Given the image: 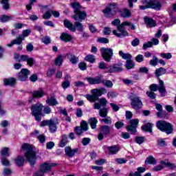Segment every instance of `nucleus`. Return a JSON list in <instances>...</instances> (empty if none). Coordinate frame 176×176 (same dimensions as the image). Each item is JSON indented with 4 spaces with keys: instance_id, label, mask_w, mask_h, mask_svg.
<instances>
[{
    "instance_id": "f257e3e1",
    "label": "nucleus",
    "mask_w": 176,
    "mask_h": 176,
    "mask_svg": "<svg viewBox=\"0 0 176 176\" xmlns=\"http://www.w3.org/2000/svg\"><path fill=\"white\" fill-rule=\"evenodd\" d=\"M23 149L25 151V157L30 164V166H34L36 163V148L33 145L25 143L23 145Z\"/></svg>"
},
{
    "instance_id": "f03ea898",
    "label": "nucleus",
    "mask_w": 176,
    "mask_h": 176,
    "mask_svg": "<svg viewBox=\"0 0 176 176\" xmlns=\"http://www.w3.org/2000/svg\"><path fill=\"white\" fill-rule=\"evenodd\" d=\"M70 6L73 9H74V12L75 14L73 16V19H74L76 21H82V20H85L86 17H87V14H86V12L80 11V9H82V6H80V3L74 2L72 3Z\"/></svg>"
},
{
    "instance_id": "7ed1b4c3",
    "label": "nucleus",
    "mask_w": 176,
    "mask_h": 176,
    "mask_svg": "<svg viewBox=\"0 0 176 176\" xmlns=\"http://www.w3.org/2000/svg\"><path fill=\"white\" fill-rule=\"evenodd\" d=\"M131 22L124 21L120 25L118 26V30H113V34L118 38H124V36H129V32L124 29V27H130Z\"/></svg>"
},
{
    "instance_id": "20e7f679",
    "label": "nucleus",
    "mask_w": 176,
    "mask_h": 176,
    "mask_svg": "<svg viewBox=\"0 0 176 176\" xmlns=\"http://www.w3.org/2000/svg\"><path fill=\"white\" fill-rule=\"evenodd\" d=\"M156 127L162 133L166 134H173L174 131V126L170 122H167L164 120H159L156 123Z\"/></svg>"
},
{
    "instance_id": "39448f33",
    "label": "nucleus",
    "mask_w": 176,
    "mask_h": 176,
    "mask_svg": "<svg viewBox=\"0 0 176 176\" xmlns=\"http://www.w3.org/2000/svg\"><path fill=\"white\" fill-rule=\"evenodd\" d=\"M142 2L146 6H140V9L141 10H145V9L148 8L155 10H160L162 9V3L157 0H142Z\"/></svg>"
},
{
    "instance_id": "423d86ee",
    "label": "nucleus",
    "mask_w": 176,
    "mask_h": 176,
    "mask_svg": "<svg viewBox=\"0 0 176 176\" xmlns=\"http://www.w3.org/2000/svg\"><path fill=\"white\" fill-rule=\"evenodd\" d=\"M57 164L56 163H47L45 162L40 166V171L36 173L34 176H43L45 173H49L52 170V167H56Z\"/></svg>"
},
{
    "instance_id": "0eeeda50",
    "label": "nucleus",
    "mask_w": 176,
    "mask_h": 176,
    "mask_svg": "<svg viewBox=\"0 0 176 176\" xmlns=\"http://www.w3.org/2000/svg\"><path fill=\"white\" fill-rule=\"evenodd\" d=\"M43 105L41 103H36L32 106V114L34 116L37 122H41V115L42 114V109Z\"/></svg>"
},
{
    "instance_id": "6e6552de",
    "label": "nucleus",
    "mask_w": 176,
    "mask_h": 176,
    "mask_svg": "<svg viewBox=\"0 0 176 176\" xmlns=\"http://www.w3.org/2000/svg\"><path fill=\"white\" fill-rule=\"evenodd\" d=\"M160 85L157 86L155 84L151 85L149 87L150 91H157L160 93L162 97H164L166 96V87H164V82L162 80H159Z\"/></svg>"
},
{
    "instance_id": "1a4fd4ad",
    "label": "nucleus",
    "mask_w": 176,
    "mask_h": 176,
    "mask_svg": "<svg viewBox=\"0 0 176 176\" xmlns=\"http://www.w3.org/2000/svg\"><path fill=\"white\" fill-rule=\"evenodd\" d=\"M129 98L131 100V105L133 109L138 111V109H141V108H142V101H141V99H140L136 94H131Z\"/></svg>"
},
{
    "instance_id": "9d476101",
    "label": "nucleus",
    "mask_w": 176,
    "mask_h": 176,
    "mask_svg": "<svg viewBox=\"0 0 176 176\" xmlns=\"http://www.w3.org/2000/svg\"><path fill=\"white\" fill-rule=\"evenodd\" d=\"M100 52L104 60L109 63V61H111V58H112V56H113V50L111 48L102 47L100 49Z\"/></svg>"
},
{
    "instance_id": "9b49d317",
    "label": "nucleus",
    "mask_w": 176,
    "mask_h": 176,
    "mask_svg": "<svg viewBox=\"0 0 176 176\" xmlns=\"http://www.w3.org/2000/svg\"><path fill=\"white\" fill-rule=\"evenodd\" d=\"M140 123L138 119H133L129 121V124L126 126L127 131H130L131 134L137 133V127Z\"/></svg>"
},
{
    "instance_id": "f8f14e48",
    "label": "nucleus",
    "mask_w": 176,
    "mask_h": 176,
    "mask_svg": "<svg viewBox=\"0 0 176 176\" xmlns=\"http://www.w3.org/2000/svg\"><path fill=\"white\" fill-rule=\"evenodd\" d=\"M118 10V4L115 3H110L109 7L107 8L105 10H103V12L104 14H106V17H111V15H107L111 13H116Z\"/></svg>"
},
{
    "instance_id": "ddd939ff",
    "label": "nucleus",
    "mask_w": 176,
    "mask_h": 176,
    "mask_svg": "<svg viewBox=\"0 0 176 176\" xmlns=\"http://www.w3.org/2000/svg\"><path fill=\"white\" fill-rule=\"evenodd\" d=\"M104 78V76H99L95 78L88 77L87 78V80L89 82V85H100V83L102 82V79Z\"/></svg>"
},
{
    "instance_id": "4468645a",
    "label": "nucleus",
    "mask_w": 176,
    "mask_h": 176,
    "mask_svg": "<svg viewBox=\"0 0 176 176\" xmlns=\"http://www.w3.org/2000/svg\"><path fill=\"white\" fill-rule=\"evenodd\" d=\"M58 124V119L55 118L50 119L49 124V129L51 133H56L57 131V125Z\"/></svg>"
},
{
    "instance_id": "2eb2a0df",
    "label": "nucleus",
    "mask_w": 176,
    "mask_h": 176,
    "mask_svg": "<svg viewBox=\"0 0 176 176\" xmlns=\"http://www.w3.org/2000/svg\"><path fill=\"white\" fill-rule=\"evenodd\" d=\"M78 148H72L70 146H66L65 148V153L69 157H74L76 153H78Z\"/></svg>"
},
{
    "instance_id": "dca6fc26",
    "label": "nucleus",
    "mask_w": 176,
    "mask_h": 176,
    "mask_svg": "<svg viewBox=\"0 0 176 176\" xmlns=\"http://www.w3.org/2000/svg\"><path fill=\"white\" fill-rule=\"evenodd\" d=\"M122 71H123V68H122V65L115 64L110 66L107 72H109V74H113L115 72H120Z\"/></svg>"
},
{
    "instance_id": "f3484780",
    "label": "nucleus",
    "mask_w": 176,
    "mask_h": 176,
    "mask_svg": "<svg viewBox=\"0 0 176 176\" xmlns=\"http://www.w3.org/2000/svg\"><path fill=\"white\" fill-rule=\"evenodd\" d=\"M98 102H95L94 104V109H100V108H101V107H105L108 102V100H107V99L105 98H102L100 99H98Z\"/></svg>"
},
{
    "instance_id": "a211bd4d",
    "label": "nucleus",
    "mask_w": 176,
    "mask_h": 176,
    "mask_svg": "<svg viewBox=\"0 0 176 176\" xmlns=\"http://www.w3.org/2000/svg\"><path fill=\"white\" fill-rule=\"evenodd\" d=\"M91 93L96 96V97H101L102 94H107V89L105 88L94 89L91 91Z\"/></svg>"
},
{
    "instance_id": "6ab92c4d",
    "label": "nucleus",
    "mask_w": 176,
    "mask_h": 176,
    "mask_svg": "<svg viewBox=\"0 0 176 176\" xmlns=\"http://www.w3.org/2000/svg\"><path fill=\"white\" fill-rule=\"evenodd\" d=\"M46 94L43 91V89L40 88L38 90H35L32 92V97L34 98H42Z\"/></svg>"
},
{
    "instance_id": "aec40b11",
    "label": "nucleus",
    "mask_w": 176,
    "mask_h": 176,
    "mask_svg": "<svg viewBox=\"0 0 176 176\" xmlns=\"http://www.w3.org/2000/svg\"><path fill=\"white\" fill-rule=\"evenodd\" d=\"M23 43V35H19L15 39L11 41V43L8 44L7 46L8 47H12L13 45H21Z\"/></svg>"
},
{
    "instance_id": "412c9836",
    "label": "nucleus",
    "mask_w": 176,
    "mask_h": 176,
    "mask_svg": "<svg viewBox=\"0 0 176 176\" xmlns=\"http://www.w3.org/2000/svg\"><path fill=\"white\" fill-rule=\"evenodd\" d=\"M152 45H159V39L155 38H152L151 41H148L147 43H144L143 45V49H148V47H152Z\"/></svg>"
},
{
    "instance_id": "4be33fe9",
    "label": "nucleus",
    "mask_w": 176,
    "mask_h": 176,
    "mask_svg": "<svg viewBox=\"0 0 176 176\" xmlns=\"http://www.w3.org/2000/svg\"><path fill=\"white\" fill-rule=\"evenodd\" d=\"M64 25L66 28H68L70 31L72 32H75L76 31V28H75V25L71 23L68 19H66L64 21Z\"/></svg>"
},
{
    "instance_id": "5701e85b",
    "label": "nucleus",
    "mask_w": 176,
    "mask_h": 176,
    "mask_svg": "<svg viewBox=\"0 0 176 176\" xmlns=\"http://www.w3.org/2000/svg\"><path fill=\"white\" fill-rule=\"evenodd\" d=\"M144 20L146 24H147L148 27H149L150 28L156 27V21H155L152 18L145 16L144 18Z\"/></svg>"
},
{
    "instance_id": "b1692460",
    "label": "nucleus",
    "mask_w": 176,
    "mask_h": 176,
    "mask_svg": "<svg viewBox=\"0 0 176 176\" xmlns=\"http://www.w3.org/2000/svg\"><path fill=\"white\" fill-rule=\"evenodd\" d=\"M145 171H146V168L144 167H138L137 168V171L134 173H130L129 176H142L141 174H142V173H145Z\"/></svg>"
},
{
    "instance_id": "393cba45",
    "label": "nucleus",
    "mask_w": 176,
    "mask_h": 176,
    "mask_svg": "<svg viewBox=\"0 0 176 176\" xmlns=\"http://www.w3.org/2000/svg\"><path fill=\"white\" fill-rule=\"evenodd\" d=\"M60 38L63 41V42H70V41L72 40V36H71L68 33L63 32L60 36Z\"/></svg>"
},
{
    "instance_id": "a878e982",
    "label": "nucleus",
    "mask_w": 176,
    "mask_h": 176,
    "mask_svg": "<svg viewBox=\"0 0 176 176\" xmlns=\"http://www.w3.org/2000/svg\"><path fill=\"white\" fill-rule=\"evenodd\" d=\"M120 16L123 17V19H130V17H131V12L125 8L120 12Z\"/></svg>"
},
{
    "instance_id": "bb28decb",
    "label": "nucleus",
    "mask_w": 176,
    "mask_h": 176,
    "mask_svg": "<svg viewBox=\"0 0 176 176\" xmlns=\"http://www.w3.org/2000/svg\"><path fill=\"white\" fill-rule=\"evenodd\" d=\"M67 58L72 63V64H76L77 63H79V58L75 55L72 54H68L67 55Z\"/></svg>"
},
{
    "instance_id": "cd10ccee",
    "label": "nucleus",
    "mask_w": 176,
    "mask_h": 176,
    "mask_svg": "<svg viewBox=\"0 0 176 176\" xmlns=\"http://www.w3.org/2000/svg\"><path fill=\"white\" fill-rule=\"evenodd\" d=\"M23 61H25L29 67H32L34 65V58H30L27 55L23 56Z\"/></svg>"
},
{
    "instance_id": "c85d7f7f",
    "label": "nucleus",
    "mask_w": 176,
    "mask_h": 176,
    "mask_svg": "<svg viewBox=\"0 0 176 176\" xmlns=\"http://www.w3.org/2000/svg\"><path fill=\"white\" fill-rule=\"evenodd\" d=\"M10 149L8 147L3 148L0 151L1 157H9L10 156Z\"/></svg>"
},
{
    "instance_id": "c756f323",
    "label": "nucleus",
    "mask_w": 176,
    "mask_h": 176,
    "mask_svg": "<svg viewBox=\"0 0 176 176\" xmlns=\"http://www.w3.org/2000/svg\"><path fill=\"white\" fill-rule=\"evenodd\" d=\"M5 86H14L16 85V78H10L3 80Z\"/></svg>"
},
{
    "instance_id": "7c9ffc66",
    "label": "nucleus",
    "mask_w": 176,
    "mask_h": 176,
    "mask_svg": "<svg viewBox=\"0 0 176 176\" xmlns=\"http://www.w3.org/2000/svg\"><path fill=\"white\" fill-rule=\"evenodd\" d=\"M152 127H153V124L148 122L146 124L142 126V130H143V131H148V133H152Z\"/></svg>"
},
{
    "instance_id": "2f4dec72",
    "label": "nucleus",
    "mask_w": 176,
    "mask_h": 176,
    "mask_svg": "<svg viewBox=\"0 0 176 176\" xmlns=\"http://www.w3.org/2000/svg\"><path fill=\"white\" fill-rule=\"evenodd\" d=\"M166 72V69L163 67H160L155 70V76H157V78H158L159 80H160V78H159V77L162 76V75H164Z\"/></svg>"
},
{
    "instance_id": "473e14b6",
    "label": "nucleus",
    "mask_w": 176,
    "mask_h": 176,
    "mask_svg": "<svg viewBox=\"0 0 176 176\" xmlns=\"http://www.w3.org/2000/svg\"><path fill=\"white\" fill-rule=\"evenodd\" d=\"M88 123H89L91 128L94 129L97 127V124L98 123V120L96 118H89L88 120Z\"/></svg>"
},
{
    "instance_id": "72a5a7b5",
    "label": "nucleus",
    "mask_w": 176,
    "mask_h": 176,
    "mask_svg": "<svg viewBox=\"0 0 176 176\" xmlns=\"http://www.w3.org/2000/svg\"><path fill=\"white\" fill-rule=\"evenodd\" d=\"M107 149H108L109 152L110 153H111V155H115L118 152H119V151H120V148H119V146H109L107 148Z\"/></svg>"
},
{
    "instance_id": "f704fd0d",
    "label": "nucleus",
    "mask_w": 176,
    "mask_h": 176,
    "mask_svg": "<svg viewBox=\"0 0 176 176\" xmlns=\"http://www.w3.org/2000/svg\"><path fill=\"white\" fill-rule=\"evenodd\" d=\"M46 103L48 104V105H51V106H53V105H57L58 104V102H57V100H56V98L52 97V98H47V100H46Z\"/></svg>"
},
{
    "instance_id": "c9c22d12",
    "label": "nucleus",
    "mask_w": 176,
    "mask_h": 176,
    "mask_svg": "<svg viewBox=\"0 0 176 176\" xmlns=\"http://www.w3.org/2000/svg\"><path fill=\"white\" fill-rule=\"evenodd\" d=\"M100 132L104 135H108L110 133V129L109 127L107 125H103L100 127Z\"/></svg>"
},
{
    "instance_id": "e433bc0d",
    "label": "nucleus",
    "mask_w": 176,
    "mask_h": 176,
    "mask_svg": "<svg viewBox=\"0 0 176 176\" xmlns=\"http://www.w3.org/2000/svg\"><path fill=\"white\" fill-rule=\"evenodd\" d=\"M67 144H68V138L67 137V135H63L62 136V140L60 143V146L61 148H64V146H65Z\"/></svg>"
},
{
    "instance_id": "4c0bfd02",
    "label": "nucleus",
    "mask_w": 176,
    "mask_h": 176,
    "mask_svg": "<svg viewBox=\"0 0 176 176\" xmlns=\"http://www.w3.org/2000/svg\"><path fill=\"white\" fill-rule=\"evenodd\" d=\"M63 56L62 55H58V56L55 58L54 64L55 65L60 67L63 64Z\"/></svg>"
},
{
    "instance_id": "58836bf2",
    "label": "nucleus",
    "mask_w": 176,
    "mask_h": 176,
    "mask_svg": "<svg viewBox=\"0 0 176 176\" xmlns=\"http://www.w3.org/2000/svg\"><path fill=\"white\" fill-rule=\"evenodd\" d=\"M119 55L120 56V57H122V58H123L124 60H131V54H124L122 51H120L119 52Z\"/></svg>"
},
{
    "instance_id": "ea45409f",
    "label": "nucleus",
    "mask_w": 176,
    "mask_h": 176,
    "mask_svg": "<svg viewBox=\"0 0 176 176\" xmlns=\"http://www.w3.org/2000/svg\"><path fill=\"white\" fill-rule=\"evenodd\" d=\"M13 19L12 16L3 15L0 17V23H6V21H10Z\"/></svg>"
},
{
    "instance_id": "a19ab883",
    "label": "nucleus",
    "mask_w": 176,
    "mask_h": 176,
    "mask_svg": "<svg viewBox=\"0 0 176 176\" xmlns=\"http://www.w3.org/2000/svg\"><path fill=\"white\" fill-rule=\"evenodd\" d=\"M86 98L88 100V101H90V102H96V101L98 100V97L93 94L92 95H87Z\"/></svg>"
},
{
    "instance_id": "79ce46f5",
    "label": "nucleus",
    "mask_w": 176,
    "mask_h": 176,
    "mask_svg": "<svg viewBox=\"0 0 176 176\" xmlns=\"http://www.w3.org/2000/svg\"><path fill=\"white\" fill-rule=\"evenodd\" d=\"M145 163L146 164H156L157 161L156 159H155V157L150 156L146 158Z\"/></svg>"
},
{
    "instance_id": "37998d69",
    "label": "nucleus",
    "mask_w": 176,
    "mask_h": 176,
    "mask_svg": "<svg viewBox=\"0 0 176 176\" xmlns=\"http://www.w3.org/2000/svg\"><path fill=\"white\" fill-rule=\"evenodd\" d=\"M102 85H104V86H106V87H112L113 86V83L112 82V81L109 80H103L102 79Z\"/></svg>"
},
{
    "instance_id": "c03bdc74",
    "label": "nucleus",
    "mask_w": 176,
    "mask_h": 176,
    "mask_svg": "<svg viewBox=\"0 0 176 176\" xmlns=\"http://www.w3.org/2000/svg\"><path fill=\"white\" fill-rule=\"evenodd\" d=\"M1 164L3 166H6V167L10 166V162L9 161V160H8L7 157H1Z\"/></svg>"
},
{
    "instance_id": "a18cd8bd",
    "label": "nucleus",
    "mask_w": 176,
    "mask_h": 176,
    "mask_svg": "<svg viewBox=\"0 0 176 176\" xmlns=\"http://www.w3.org/2000/svg\"><path fill=\"white\" fill-rule=\"evenodd\" d=\"M0 3L3 5V9L8 10L9 9V0H0Z\"/></svg>"
},
{
    "instance_id": "49530a36",
    "label": "nucleus",
    "mask_w": 176,
    "mask_h": 176,
    "mask_svg": "<svg viewBox=\"0 0 176 176\" xmlns=\"http://www.w3.org/2000/svg\"><path fill=\"white\" fill-rule=\"evenodd\" d=\"M157 145L161 148H164V146H167V143L164 139H159L157 141Z\"/></svg>"
},
{
    "instance_id": "de8ad7c7",
    "label": "nucleus",
    "mask_w": 176,
    "mask_h": 176,
    "mask_svg": "<svg viewBox=\"0 0 176 176\" xmlns=\"http://www.w3.org/2000/svg\"><path fill=\"white\" fill-rule=\"evenodd\" d=\"M99 115L101 118H106L107 115H108V109L104 108L99 110Z\"/></svg>"
},
{
    "instance_id": "09e8293b",
    "label": "nucleus",
    "mask_w": 176,
    "mask_h": 176,
    "mask_svg": "<svg viewBox=\"0 0 176 176\" xmlns=\"http://www.w3.org/2000/svg\"><path fill=\"white\" fill-rule=\"evenodd\" d=\"M15 164L19 167H21V166H23V156L21 155L18 156L15 160Z\"/></svg>"
},
{
    "instance_id": "8fccbe9b",
    "label": "nucleus",
    "mask_w": 176,
    "mask_h": 176,
    "mask_svg": "<svg viewBox=\"0 0 176 176\" xmlns=\"http://www.w3.org/2000/svg\"><path fill=\"white\" fill-rule=\"evenodd\" d=\"M134 62L131 60L129 59L126 60V68H127V69H131L132 68H134Z\"/></svg>"
},
{
    "instance_id": "3c124183",
    "label": "nucleus",
    "mask_w": 176,
    "mask_h": 176,
    "mask_svg": "<svg viewBox=\"0 0 176 176\" xmlns=\"http://www.w3.org/2000/svg\"><path fill=\"white\" fill-rule=\"evenodd\" d=\"M158 63L159 59L155 56H153V59L150 60V65H151L153 67H156Z\"/></svg>"
},
{
    "instance_id": "603ef678",
    "label": "nucleus",
    "mask_w": 176,
    "mask_h": 176,
    "mask_svg": "<svg viewBox=\"0 0 176 176\" xmlns=\"http://www.w3.org/2000/svg\"><path fill=\"white\" fill-rule=\"evenodd\" d=\"M74 27L75 28H77V30L78 31H80V32H82V31H83V25H82L81 23L76 21L74 23Z\"/></svg>"
},
{
    "instance_id": "864d4df0",
    "label": "nucleus",
    "mask_w": 176,
    "mask_h": 176,
    "mask_svg": "<svg viewBox=\"0 0 176 176\" xmlns=\"http://www.w3.org/2000/svg\"><path fill=\"white\" fill-rule=\"evenodd\" d=\"M85 60L88 61L89 63H96V58L94 55H87L85 57Z\"/></svg>"
},
{
    "instance_id": "5fc2aeb1",
    "label": "nucleus",
    "mask_w": 176,
    "mask_h": 176,
    "mask_svg": "<svg viewBox=\"0 0 176 176\" xmlns=\"http://www.w3.org/2000/svg\"><path fill=\"white\" fill-rule=\"evenodd\" d=\"M83 131H87L88 127H87V122L82 120L80 123V126Z\"/></svg>"
},
{
    "instance_id": "6e6d98bb",
    "label": "nucleus",
    "mask_w": 176,
    "mask_h": 176,
    "mask_svg": "<svg viewBox=\"0 0 176 176\" xmlns=\"http://www.w3.org/2000/svg\"><path fill=\"white\" fill-rule=\"evenodd\" d=\"M146 94L149 97V98H151V100H155V98H156V94L152 91H147Z\"/></svg>"
},
{
    "instance_id": "4d7b16f0",
    "label": "nucleus",
    "mask_w": 176,
    "mask_h": 176,
    "mask_svg": "<svg viewBox=\"0 0 176 176\" xmlns=\"http://www.w3.org/2000/svg\"><path fill=\"white\" fill-rule=\"evenodd\" d=\"M100 122H104L105 124H112V119L111 117H106L104 119L100 120Z\"/></svg>"
},
{
    "instance_id": "13d9d810",
    "label": "nucleus",
    "mask_w": 176,
    "mask_h": 176,
    "mask_svg": "<svg viewBox=\"0 0 176 176\" xmlns=\"http://www.w3.org/2000/svg\"><path fill=\"white\" fill-rule=\"evenodd\" d=\"M161 57L162 58H166V60H170L171 57H173V55H171V53H162L160 54Z\"/></svg>"
},
{
    "instance_id": "bf43d9fd",
    "label": "nucleus",
    "mask_w": 176,
    "mask_h": 176,
    "mask_svg": "<svg viewBox=\"0 0 176 176\" xmlns=\"http://www.w3.org/2000/svg\"><path fill=\"white\" fill-rule=\"evenodd\" d=\"M41 41L43 43H45V45H49L52 42V40L50 39V37L49 36H45L41 39Z\"/></svg>"
},
{
    "instance_id": "052dcab7",
    "label": "nucleus",
    "mask_w": 176,
    "mask_h": 176,
    "mask_svg": "<svg viewBox=\"0 0 176 176\" xmlns=\"http://www.w3.org/2000/svg\"><path fill=\"white\" fill-rule=\"evenodd\" d=\"M31 74L30 70L28 69H23V79H26V78H28V76Z\"/></svg>"
},
{
    "instance_id": "680f3d73",
    "label": "nucleus",
    "mask_w": 176,
    "mask_h": 176,
    "mask_svg": "<svg viewBox=\"0 0 176 176\" xmlns=\"http://www.w3.org/2000/svg\"><path fill=\"white\" fill-rule=\"evenodd\" d=\"M74 86L76 87H85L86 84H85V82L82 81H76L74 82Z\"/></svg>"
},
{
    "instance_id": "e2e57ef3",
    "label": "nucleus",
    "mask_w": 176,
    "mask_h": 176,
    "mask_svg": "<svg viewBox=\"0 0 176 176\" xmlns=\"http://www.w3.org/2000/svg\"><path fill=\"white\" fill-rule=\"evenodd\" d=\"M52 17V10L47 11L43 16V19L47 20Z\"/></svg>"
},
{
    "instance_id": "0e129e2a",
    "label": "nucleus",
    "mask_w": 176,
    "mask_h": 176,
    "mask_svg": "<svg viewBox=\"0 0 176 176\" xmlns=\"http://www.w3.org/2000/svg\"><path fill=\"white\" fill-rule=\"evenodd\" d=\"M118 164H124L127 162V160L124 158H117L115 160Z\"/></svg>"
},
{
    "instance_id": "69168bd1",
    "label": "nucleus",
    "mask_w": 176,
    "mask_h": 176,
    "mask_svg": "<svg viewBox=\"0 0 176 176\" xmlns=\"http://www.w3.org/2000/svg\"><path fill=\"white\" fill-rule=\"evenodd\" d=\"M12 174V170L6 168L3 172V175L9 176Z\"/></svg>"
},
{
    "instance_id": "338daca9",
    "label": "nucleus",
    "mask_w": 176,
    "mask_h": 176,
    "mask_svg": "<svg viewBox=\"0 0 176 176\" xmlns=\"http://www.w3.org/2000/svg\"><path fill=\"white\" fill-rule=\"evenodd\" d=\"M135 60L137 63H142L144 61V56L142 54H139L135 57Z\"/></svg>"
},
{
    "instance_id": "774afa93",
    "label": "nucleus",
    "mask_w": 176,
    "mask_h": 176,
    "mask_svg": "<svg viewBox=\"0 0 176 176\" xmlns=\"http://www.w3.org/2000/svg\"><path fill=\"white\" fill-rule=\"evenodd\" d=\"M16 79L18 80H21V82H23V69H21L20 72L16 74Z\"/></svg>"
}]
</instances>
